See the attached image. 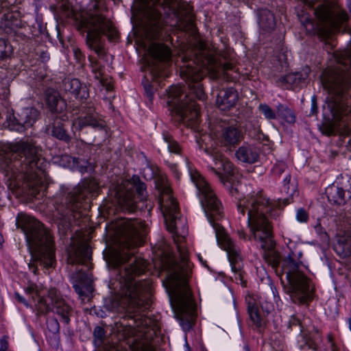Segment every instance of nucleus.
Returning a JSON list of instances; mask_svg holds the SVG:
<instances>
[{
  "label": "nucleus",
  "mask_w": 351,
  "mask_h": 351,
  "mask_svg": "<svg viewBox=\"0 0 351 351\" xmlns=\"http://www.w3.org/2000/svg\"><path fill=\"white\" fill-rule=\"evenodd\" d=\"M156 186L160 193L159 204L167 228L173 233L180 215L178 203L171 195V188L163 179L158 180ZM172 237L180 254V262L173 263L169 271V282L175 289L174 295L170 298V301L176 317L180 321L184 329H189L193 324L195 311L190 291L186 287L191 266L187 258L184 237L174 234Z\"/></svg>",
  "instance_id": "39448f33"
},
{
  "label": "nucleus",
  "mask_w": 351,
  "mask_h": 351,
  "mask_svg": "<svg viewBox=\"0 0 351 351\" xmlns=\"http://www.w3.org/2000/svg\"><path fill=\"white\" fill-rule=\"evenodd\" d=\"M190 176L191 180L202 195L201 204L210 223L215 230L218 244L227 252L232 270L237 273L241 269L239 264L241 261L240 256L223 228L215 222V221L219 220L222 217L221 202L217 199L208 183L198 172L191 171Z\"/></svg>",
  "instance_id": "0eeeda50"
},
{
  "label": "nucleus",
  "mask_w": 351,
  "mask_h": 351,
  "mask_svg": "<svg viewBox=\"0 0 351 351\" xmlns=\"http://www.w3.org/2000/svg\"><path fill=\"white\" fill-rule=\"evenodd\" d=\"M77 29L82 34L86 32V45L90 49L94 50L99 58H103L106 55L101 35L106 36L110 40L117 36V32L111 22L99 14L82 16L77 25Z\"/></svg>",
  "instance_id": "f8f14e48"
},
{
  "label": "nucleus",
  "mask_w": 351,
  "mask_h": 351,
  "mask_svg": "<svg viewBox=\"0 0 351 351\" xmlns=\"http://www.w3.org/2000/svg\"><path fill=\"white\" fill-rule=\"evenodd\" d=\"M306 113L308 116L316 115L317 113V96L313 95L311 99V102L306 106Z\"/></svg>",
  "instance_id": "e433bc0d"
},
{
  "label": "nucleus",
  "mask_w": 351,
  "mask_h": 351,
  "mask_svg": "<svg viewBox=\"0 0 351 351\" xmlns=\"http://www.w3.org/2000/svg\"><path fill=\"white\" fill-rule=\"evenodd\" d=\"M144 84V88L145 93L149 98L150 101H152L153 95L154 93V86L148 82V80H147V82L145 83H143Z\"/></svg>",
  "instance_id": "a19ab883"
},
{
  "label": "nucleus",
  "mask_w": 351,
  "mask_h": 351,
  "mask_svg": "<svg viewBox=\"0 0 351 351\" xmlns=\"http://www.w3.org/2000/svg\"><path fill=\"white\" fill-rule=\"evenodd\" d=\"M271 203L269 199H239L237 208L242 215L245 210L248 213V226L254 239L259 241L261 247L264 250L263 258L275 269L281 280L285 276L287 285L286 291L290 295L293 302L307 304L313 298L314 288L311 280L300 270L298 263L291 256L281 259L275 250L276 243L273 238L272 227L265 216L270 210Z\"/></svg>",
  "instance_id": "20e7f679"
},
{
  "label": "nucleus",
  "mask_w": 351,
  "mask_h": 351,
  "mask_svg": "<svg viewBox=\"0 0 351 351\" xmlns=\"http://www.w3.org/2000/svg\"><path fill=\"white\" fill-rule=\"evenodd\" d=\"M99 189L95 179H87L68 194L65 205H59L55 215L60 234L66 235L71 231L72 218L75 219L81 216V208L84 206V204H86L88 195L95 196Z\"/></svg>",
  "instance_id": "9b49d317"
},
{
  "label": "nucleus",
  "mask_w": 351,
  "mask_h": 351,
  "mask_svg": "<svg viewBox=\"0 0 351 351\" xmlns=\"http://www.w3.org/2000/svg\"><path fill=\"white\" fill-rule=\"evenodd\" d=\"M193 53V59L186 61L180 71L181 77L187 84L189 95L184 93L181 86H172L167 92V104L175 113L178 121L199 132V106L193 99L205 101L208 97L202 69L213 80L223 77L228 81L234 78L228 72H235V70L232 63L222 62L217 55L204 47L197 48Z\"/></svg>",
  "instance_id": "7ed1b4c3"
},
{
  "label": "nucleus",
  "mask_w": 351,
  "mask_h": 351,
  "mask_svg": "<svg viewBox=\"0 0 351 351\" xmlns=\"http://www.w3.org/2000/svg\"><path fill=\"white\" fill-rule=\"evenodd\" d=\"M316 228H318V227H316ZM322 227H319V230H317V232L321 231Z\"/></svg>",
  "instance_id": "e2e57ef3"
},
{
  "label": "nucleus",
  "mask_w": 351,
  "mask_h": 351,
  "mask_svg": "<svg viewBox=\"0 0 351 351\" xmlns=\"http://www.w3.org/2000/svg\"><path fill=\"white\" fill-rule=\"evenodd\" d=\"M235 156L239 160L252 164L258 160L259 154L256 148L251 145H243L237 150Z\"/></svg>",
  "instance_id": "bb28decb"
},
{
  "label": "nucleus",
  "mask_w": 351,
  "mask_h": 351,
  "mask_svg": "<svg viewBox=\"0 0 351 351\" xmlns=\"http://www.w3.org/2000/svg\"><path fill=\"white\" fill-rule=\"evenodd\" d=\"M258 23L260 28L267 32L274 29L276 25V18L274 12L267 8L257 10Z\"/></svg>",
  "instance_id": "b1692460"
},
{
  "label": "nucleus",
  "mask_w": 351,
  "mask_h": 351,
  "mask_svg": "<svg viewBox=\"0 0 351 351\" xmlns=\"http://www.w3.org/2000/svg\"><path fill=\"white\" fill-rule=\"evenodd\" d=\"M47 326L50 332L57 333L60 329L59 323L56 318H49L47 321Z\"/></svg>",
  "instance_id": "58836bf2"
},
{
  "label": "nucleus",
  "mask_w": 351,
  "mask_h": 351,
  "mask_svg": "<svg viewBox=\"0 0 351 351\" xmlns=\"http://www.w3.org/2000/svg\"><path fill=\"white\" fill-rule=\"evenodd\" d=\"M304 77L300 73H289L284 77H281L280 80L282 82L287 83L291 86V88H294L300 84Z\"/></svg>",
  "instance_id": "c756f323"
},
{
  "label": "nucleus",
  "mask_w": 351,
  "mask_h": 351,
  "mask_svg": "<svg viewBox=\"0 0 351 351\" xmlns=\"http://www.w3.org/2000/svg\"><path fill=\"white\" fill-rule=\"evenodd\" d=\"M304 3L308 8H313L314 6L315 2L314 1H308V0H303Z\"/></svg>",
  "instance_id": "8fccbe9b"
},
{
  "label": "nucleus",
  "mask_w": 351,
  "mask_h": 351,
  "mask_svg": "<svg viewBox=\"0 0 351 351\" xmlns=\"http://www.w3.org/2000/svg\"><path fill=\"white\" fill-rule=\"evenodd\" d=\"M13 14L8 13L3 15V17L0 21V27L8 32L9 29H12L14 27V23L12 21Z\"/></svg>",
  "instance_id": "72a5a7b5"
},
{
  "label": "nucleus",
  "mask_w": 351,
  "mask_h": 351,
  "mask_svg": "<svg viewBox=\"0 0 351 351\" xmlns=\"http://www.w3.org/2000/svg\"><path fill=\"white\" fill-rule=\"evenodd\" d=\"M326 194L328 200L337 205L344 204L351 197L350 191L334 185L326 189Z\"/></svg>",
  "instance_id": "a878e982"
},
{
  "label": "nucleus",
  "mask_w": 351,
  "mask_h": 351,
  "mask_svg": "<svg viewBox=\"0 0 351 351\" xmlns=\"http://www.w3.org/2000/svg\"><path fill=\"white\" fill-rule=\"evenodd\" d=\"M25 291L27 293L32 295V297L36 302L35 306L38 313L45 314L52 311L59 315L64 323L69 322L71 307L65 302L56 289L51 288L48 291V299L50 300V303H48L47 299L40 295L35 285H29Z\"/></svg>",
  "instance_id": "ddd939ff"
},
{
  "label": "nucleus",
  "mask_w": 351,
  "mask_h": 351,
  "mask_svg": "<svg viewBox=\"0 0 351 351\" xmlns=\"http://www.w3.org/2000/svg\"><path fill=\"white\" fill-rule=\"evenodd\" d=\"M205 152L212 155L215 160V167H210V170L219 176L221 182L231 183L233 181L232 178L227 177L226 180H225L220 171L222 169L226 174L230 176L234 170L232 164L217 151L213 150L210 153L208 149L206 147Z\"/></svg>",
  "instance_id": "412c9836"
},
{
  "label": "nucleus",
  "mask_w": 351,
  "mask_h": 351,
  "mask_svg": "<svg viewBox=\"0 0 351 351\" xmlns=\"http://www.w3.org/2000/svg\"><path fill=\"white\" fill-rule=\"evenodd\" d=\"M290 180H291V178H290V176L289 175H287L285 178H284V182H285V190H287V193L288 194H291V192H294L295 191V186H293V188L291 190V191H289V186H287V185L288 184H289L290 182Z\"/></svg>",
  "instance_id": "37998d69"
},
{
  "label": "nucleus",
  "mask_w": 351,
  "mask_h": 351,
  "mask_svg": "<svg viewBox=\"0 0 351 351\" xmlns=\"http://www.w3.org/2000/svg\"><path fill=\"white\" fill-rule=\"evenodd\" d=\"M334 76L328 75L324 80V88L327 91L326 106H324V120L319 126L321 132L326 136L339 134L343 136V143L351 151V129L348 128V117L351 108L348 104V91L351 89V80H347L343 86L335 87Z\"/></svg>",
  "instance_id": "423d86ee"
},
{
  "label": "nucleus",
  "mask_w": 351,
  "mask_h": 351,
  "mask_svg": "<svg viewBox=\"0 0 351 351\" xmlns=\"http://www.w3.org/2000/svg\"><path fill=\"white\" fill-rule=\"evenodd\" d=\"M13 52V48L10 43L5 39H0V58H10Z\"/></svg>",
  "instance_id": "473e14b6"
},
{
  "label": "nucleus",
  "mask_w": 351,
  "mask_h": 351,
  "mask_svg": "<svg viewBox=\"0 0 351 351\" xmlns=\"http://www.w3.org/2000/svg\"><path fill=\"white\" fill-rule=\"evenodd\" d=\"M8 149L12 155H16V158H23L20 163L24 179L22 192L28 196L39 198L40 193L41 195L44 194L45 186L42 180L43 159L40 157L38 147L32 140L27 139L10 143Z\"/></svg>",
  "instance_id": "6e6552de"
},
{
  "label": "nucleus",
  "mask_w": 351,
  "mask_h": 351,
  "mask_svg": "<svg viewBox=\"0 0 351 351\" xmlns=\"http://www.w3.org/2000/svg\"><path fill=\"white\" fill-rule=\"evenodd\" d=\"M248 313L251 320L257 326L261 327L264 323V320L260 314L258 308L255 303H248Z\"/></svg>",
  "instance_id": "c85d7f7f"
},
{
  "label": "nucleus",
  "mask_w": 351,
  "mask_h": 351,
  "mask_svg": "<svg viewBox=\"0 0 351 351\" xmlns=\"http://www.w3.org/2000/svg\"><path fill=\"white\" fill-rule=\"evenodd\" d=\"M7 0H0V4H3L5 3Z\"/></svg>",
  "instance_id": "680f3d73"
},
{
  "label": "nucleus",
  "mask_w": 351,
  "mask_h": 351,
  "mask_svg": "<svg viewBox=\"0 0 351 351\" xmlns=\"http://www.w3.org/2000/svg\"><path fill=\"white\" fill-rule=\"evenodd\" d=\"M316 228H318V227H316ZM322 227H319V230H317V232L321 231Z\"/></svg>",
  "instance_id": "69168bd1"
},
{
  "label": "nucleus",
  "mask_w": 351,
  "mask_h": 351,
  "mask_svg": "<svg viewBox=\"0 0 351 351\" xmlns=\"http://www.w3.org/2000/svg\"><path fill=\"white\" fill-rule=\"evenodd\" d=\"M257 139H258V140H259V141H263V142L265 140L266 141H268V137H267V136H265L264 135V134H263V133H259V134H258V135H257Z\"/></svg>",
  "instance_id": "09e8293b"
},
{
  "label": "nucleus",
  "mask_w": 351,
  "mask_h": 351,
  "mask_svg": "<svg viewBox=\"0 0 351 351\" xmlns=\"http://www.w3.org/2000/svg\"><path fill=\"white\" fill-rule=\"evenodd\" d=\"M163 138L165 141L167 143L169 150L172 153L178 154L180 150V146L172 139V137L169 134H164Z\"/></svg>",
  "instance_id": "f704fd0d"
},
{
  "label": "nucleus",
  "mask_w": 351,
  "mask_h": 351,
  "mask_svg": "<svg viewBox=\"0 0 351 351\" xmlns=\"http://www.w3.org/2000/svg\"><path fill=\"white\" fill-rule=\"evenodd\" d=\"M348 322H349V327H350V329L351 330V319H348Z\"/></svg>",
  "instance_id": "052dcab7"
},
{
  "label": "nucleus",
  "mask_w": 351,
  "mask_h": 351,
  "mask_svg": "<svg viewBox=\"0 0 351 351\" xmlns=\"http://www.w3.org/2000/svg\"><path fill=\"white\" fill-rule=\"evenodd\" d=\"M75 56L77 57V58H78V56L79 54H80V51L79 50H75Z\"/></svg>",
  "instance_id": "4d7b16f0"
},
{
  "label": "nucleus",
  "mask_w": 351,
  "mask_h": 351,
  "mask_svg": "<svg viewBox=\"0 0 351 351\" xmlns=\"http://www.w3.org/2000/svg\"><path fill=\"white\" fill-rule=\"evenodd\" d=\"M145 225L137 220L121 219L116 226L118 243L117 248H110L104 254L107 263L112 267L125 265L119 271V293L110 295L104 299V307L112 312H124L125 319H128L130 327H139L145 320L141 314L151 305V285L147 280H135L143 274L147 263L144 259L134 256L130 252L139 245L145 237Z\"/></svg>",
  "instance_id": "f257e3e1"
},
{
  "label": "nucleus",
  "mask_w": 351,
  "mask_h": 351,
  "mask_svg": "<svg viewBox=\"0 0 351 351\" xmlns=\"http://www.w3.org/2000/svg\"><path fill=\"white\" fill-rule=\"evenodd\" d=\"M77 271L73 275L76 283L73 287L76 293L82 298V300L87 298L89 300L93 291V280L88 274L83 271L82 269L76 268Z\"/></svg>",
  "instance_id": "6ab92c4d"
},
{
  "label": "nucleus",
  "mask_w": 351,
  "mask_h": 351,
  "mask_svg": "<svg viewBox=\"0 0 351 351\" xmlns=\"http://www.w3.org/2000/svg\"><path fill=\"white\" fill-rule=\"evenodd\" d=\"M27 239L29 250L32 255V262L29 263L36 274L38 263L45 268L52 267L55 263L53 240L43 224L37 219L26 216L18 222Z\"/></svg>",
  "instance_id": "1a4fd4ad"
},
{
  "label": "nucleus",
  "mask_w": 351,
  "mask_h": 351,
  "mask_svg": "<svg viewBox=\"0 0 351 351\" xmlns=\"http://www.w3.org/2000/svg\"><path fill=\"white\" fill-rule=\"evenodd\" d=\"M241 132L235 126L224 124L217 136L219 143L229 151L234 148L242 139Z\"/></svg>",
  "instance_id": "a211bd4d"
},
{
  "label": "nucleus",
  "mask_w": 351,
  "mask_h": 351,
  "mask_svg": "<svg viewBox=\"0 0 351 351\" xmlns=\"http://www.w3.org/2000/svg\"><path fill=\"white\" fill-rule=\"evenodd\" d=\"M94 333L96 337L101 338L104 335V331L101 327H97L95 330Z\"/></svg>",
  "instance_id": "49530a36"
},
{
  "label": "nucleus",
  "mask_w": 351,
  "mask_h": 351,
  "mask_svg": "<svg viewBox=\"0 0 351 351\" xmlns=\"http://www.w3.org/2000/svg\"><path fill=\"white\" fill-rule=\"evenodd\" d=\"M297 219L301 222H306L308 219L307 213L302 208H300L297 212Z\"/></svg>",
  "instance_id": "79ce46f5"
},
{
  "label": "nucleus",
  "mask_w": 351,
  "mask_h": 351,
  "mask_svg": "<svg viewBox=\"0 0 351 351\" xmlns=\"http://www.w3.org/2000/svg\"><path fill=\"white\" fill-rule=\"evenodd\" d=\"M47 104L50 110L56 113L62 112L66 108L65 101L55 92L47 94Z\"/></svg>",
  "instance_id": "cd10ccee"
},
{
  "label": "nucleus",
  "mask_w": 351,
  "mask_h": 351,
  "mask_svg": "<svg viewBox=\"0 0 351 351\" xmlns=\"http://www.w3.org/2000/svg\"><path fill=\"white\" fill-rule=\"evenodd\" d=\"M258 110L267 119L271 120L276 118V112L267 104H260Z\"/></svg>",
  "instance_id": "c9c22d12"
},
{
  "label": "nucleus",
  "mask_w": 351,
  "mask_h": 351,
  "mask_svg": "<svg viewBox=\"0 0 351 351\" xmlns=\"http://www.w3.org/2000/svg\"><path fill=\"white\" fill-rule=\"evenodd\" d=\"M161 10L165 14L172 12L176 15L178 29L193 33L195 29L190 8L178 0H135L132 7V20L138 26L136 34L140 45L150 56L146 62L152 80L167 77V65L171 57L167 46L155 42L159 38L162 27Z\"/></svg>",
  "instance_id": "f03ea898"
},
{
  "label": "nucleus",
  "mask_w": 351,
  "mask_h": 351,
  "mask_svg": "<svg viewBox=\"0 0 351 351\" xmlns=\"http://www.w3.org/2000/svg\"><path fill=\"white\" fill-rule=\"evenodd\" d=\"M238 98V93L234 88L223 89L217 95L216 104L221 110H228L235 106Z\"/></svg>",
  "instance_id": "5701e85b"
},
{
  "label": "nucleus",
  "mask_w": 351,
  "mask_h": 351,
  "mask_svg": "<svg viewBox=\"0 0 351 351\" xmlns=\"http://www.w3.org/2000/svg\"><path fill=\"white\" fill-rule=\"evenodd\" d=\"M328 339L329 341H330V342L332 341V337L331 335H328Z\"/></svg>",
  "instance_id": "13d9d810"
},
{
  "label": "nucleus",
  "mask_w": 351,
  "mask_h": 351,
  "mask_svg": "<svg viewBox=\"0 0 351 351\" xmlns=\"http://www.w3.org/2000/svg\"><path fill=\"white\" fill-rule=\"evenodd\" d=\"M114 196L122 210L134 212L137 208V199H146L145 184L138 176H133L115 187Z\"/></svg>",
  "instance_id": "4468645a"
},
{
  "label": "nucleus",
  "mask_w": 351,
  "mask_h": 351,
  "mask_svg": "<svg viewBox=\"0 0 351 351\" xmlns=\"http://www.w3.org/2000/svg\"><path fill=\"white\" fill-rule=\"evenodd\" d=\"M278 115L289 123H293L295 121V114L286 106L280 105L278 107Z\"/></svg>",
  "instance_id": "2f4dec72"
},
{
  "label": "nucleus",
  "mask_w": 351,
  "mask_h": 351,
  "mask_svg": "<svg viewBox=\"0 0 351 351\" xmlns=\"http://www.w3.org/2000/svg\"><path fill=\"white\" fill-rule=\"evenodd\" d=\"M88 166L87 160L77 158V162H76L75 167L74 169L84 173L88 171Z\"/></svg>",
  "instance_id": "ea45409f"
},
{
  "label": "nucleus",
  "mask_w": 351,
  "mask_h": 351,
  "mask_svg": "<svg viewBox=\"0 0 351 351\" xmlns=\"http://www.w3.org/2000/svg\"><path fill=\"white\" fill-rule=\"evenodd\" d=\"M313 14L315 21L304 10H302L298 16L307 31L316 33L324 42L326 50L332 49L335 46L333 36L335 32L340 31L341 25L348 21V14L345 11L334 10L324 4L314 8Z\"/></svg>",
  "instance_id": "9d476101"
},
{
  "label": "nucleus",
  "mask_w": 351,
  "mask_h": 351,
  "mask_svg": "<svg viewBox=\"0 0 351 351\" xmlns=\"http://www.w3.org/2000/svg\"><path fill=\"white\" fill-rule=\"evenodd\" d=\"M17 116L10 121L8 127L12 130L21 132L33 125L39 116V112L36 108H27L21 110Z\"/></svg>",
  "instance_id": "f3484780"
},
{
  "label": "nucleus",
  "mask_w": 351,
  "mask_h": 351,
  "mask_svg": "<svg viewBox=\"0 0 351 351\" xmlns=\"http://www.w3.org/2000/svg\"><path fill=\"white\" fill-rule=\"evenodd\" d=\"M71 12H74L72 5H71Z\"/></svg>",
  "instance_id": "774afa93"
},
{
  "label": "nucleus",
  "mask_w": 351,
  "mask_h": 351,
  "mask_svg": "<svg viewBox=\"0 0 351 351\" xmlns=\"http://www.w3.org/2000/svg\"><path fill=\"white\" fill-rule=\"evenodd\" d=\"M245 351H249V348H248V347H247V346H245Z\"/></svg>",
  "instance_id": "338daca9"
},
{
  "label": "nucleus",
  "mask_w": 351,
  "mask_h": 351,
  "mask_svg": "<svg viewBox=\"0 0 351 351\" xmlns=\"http://www.w3.org/2000/svg\"><path fill=\"white\" fill-rule=\"evenodd\" d=\"M262 351H276L270 343H265L263 345Z\"/></svg>",
  "instance_id": "de8ad7c7"
},
{
  "label": "nucleus",
  "mask_w": 351,
  "mask_h": 351,
  "mask_svg": "<svg viewBox=\"0 0 351 351\" xmlns=\"http://www.w3.org/2000/svg\"><path fill=\"white\" fill-rule=\"evenodd\" d=\"M238 233H239V237H240L241 238L244 239H245V233L243 232V231H242V230H241V231H239V232H238Z\"/></svg>",
  "instance_id": "6e6d98bb"
},
{
  "label": "nucleus",
  "mask_w": 351,
  "mask_h": 351,
  "mask_svg": "<svg viewBox=\"0 0 351 351\" xmlns=\"http://www.w3.org/2000/svg\"><path fill=\"white\" fill-rule=\"evenodd\" d=\"M293 326L299 328L300 331L302 333V335L306 341V346H308L309 348L315 350L316 348H315V343L304 333V330H303L304 327L302 325L300 320L295 317H293L292 319L289 322V327L291 329H293Z\"/></svg>",
  "instance_id": "7c9ffc66"
},
{
  "label": "nucleus",
  "mask_w": 351,
  "mask_h": 351,
  "mask_svg": "<svg viewBox=\"0 0 351 351\" xmlns=\"http://www.w3.org/2000/svg\"><path fill=\"white\" fill-rule=\"evenodd\" d=\"M316 228H318V227H316ZM322 227H319V230H317V232L321 231Z\"/></svg>",
  "instance_id": "0e129e2a"
},
{
  "label": "nucleus",
  "mask_w": 351,
  "mask_h": 351,
  "mask_svg": "<svg viewBox=\"0 0 351 351\" xmlns=\"http://www.w3.org/2000/svg\"><path fill=\"white\" fill-rule=\"evenodd\" d=\"M285 168H286L285 165L283 164V163H280V164H278V165H277L276 166L274 170H275L276 173H283L285 171Z\"/></svg>",
  "instance_id": "a18cd8bd"
},
{
  "label": "nucleus",
  "mask_w": 351,
  "mask_h": 351,
  "mask_svg": "<svg viewBox=\"0 0 351 351\" xmlns=\"http://www.w3.org/2000/svg\"><path fill=\"white\" fill-rule=\"evenodd\" d=\"M61 90L68 96L73 97L80 100L86 99L89 96L88 88L85 84L75 78H65L60 86Z\"/></svg>",
  "instance_id": "aec40b11"
},
{
  "label": "nucleus",
  "mask_w": 351,
  "mask_h": 351,
  "mask_svg": "<svg viewBox=\"0 0 351 351\" xmlns=\"http://www.w3.org/2000/svg\"><path fill=\"white\" fill-rule=\"evenodd\" d=\"M335 250L341 258L351 256V233L338 235Z\"/></svg>",
  "instance_id": "393cba45"
},
{
  "label": "nucleus",
  "mask_w": 351,
  "mask_h": 351,
  "mask_svg": "<svg viewBox=\"0 0 351 351\" xmlns=\"http://www.w3.org/2000/svg\"><path fill=\"white\" fill-rule=\"evenodd\" d=\"M16 163H19V161H15L14 162V164L10 163V165H8V169L7 171H8L9 169H12V167H16V166H17Z\"/></svg>",
  "instance_id": "5fc2aeb1"
},
{
  "label": "nucleus",
  "mask_w": 351,
  "mask_h": 351,
  "mask_svg": "<svg viewBox=\"0 0 351 351\" xmlns=\"http://www.w3.org/2000/svg\"><path fill=\"white\" fill-rule=\"evenodd\" d=\"M77 158L71 157L69 155L62 156L60 159V163L64 167L74 169L75 167Z\"/></svg>",
  "instance_id": "4c0bfd02"
},
{
  "label": "nucleus",
  "mask_w": 351,
  "mask_h": 351,
  "mask_svg": "<svg viewBox=\"0 0 351 351\" xmlns=\"http://www.w3.org/2000/svg\"><path fill=\"white\" fill-rule=\"evenodd\" d=\"M66 120H67V117L65 115L56 116L53 119V122L47 127V133L65 143H69L71 137L66 133L64 129V122Z\"/></svg>",
  "instance_id": "4be33fe9"
},
{
  "label": "nucleus",
  "mask_w": 351,
  "mask_h": 351,
  "mask_svg": "<svg viewBox=\"0 0 351 351\" xmlns=\"http://www.w3.org/2000/svg\"><path fill=\"white\" fill-rule=\"evenodd\" d=\"M230 193H232V195H234V194L236 193H238L239 192V189L237 186H234L233 185L231 186L230 189Z\"/></svg>",
  "instance_id": "603ef678"
},
{
  "label": "nucleus",
  "mask_w": 351,
  "mask_h": 351,
  "mask_svg": "<svg viewBox=\"0 0 351 351\" xmlns=\"http://www.w3.org/2000/svg\"><path fill=\"white\" fill-rule=\"evenodd\" d=\"M75 110L73 109V111ZM76 110L78 112H75V114H79L76 121H73V124L75 128L82 130L84 127L91 126L96 128H104L105 121L101 119L99 114L95 112V108L90 104L82 105L80 109Z\"/></svg>",
  "instance_id": "dca6fc26"
},
{
  "label": "nucleus",
  "mask_w": 351,
  "mask_h": 351,
  "mask_svg": "<svg viewBox=\"0 0 351 351\" xmlns=\"http://www.w3.org/2000/svg\"><path fill=\"white\" fill-rule=\"evenodd\" d=\"M15 298L19 302L27 304L23 297H21L18 293H15Z\"/></svg>",
  "instance_id": "3c124183"
},
{
  "label": "nucleus",
  "mask_w": 351,
  "mask_h": 351,
  "mask_svg": "<svg viewBox=\"0 0 351 351\" xmlns=\"http://www.w3.org/2000/svg\"><path fill=\"white\" fill-rule=\"evenodd\" d=\"M282 201H283L284 205H287L291 203V202L292 201V199L290 197H287V198L283 199Z\"/></svg>",
  "instance_id": "864d4df0"
},
{
  "label": "nucleus",
  "mask_w": 351,
  "mask_h": 351,
  "mask_svg": "<svg viewBox=\"0 0 351 351\" xmlns=\"http://www.w3.org/2000/svg\"><path fill=\"white\" fill-rule=\"evenodd\" d=\"M100 77H101V73H100V72H99V74H98V75H97V74H96L95 77H96V78H97V79H99V78H100Z\"/></svg>",
  "instance_id": "bf43d9fd"
},
{
  "label": "nucleus",
  "mask_w": 351,
  "mask_h": 351,
  "mask_svg": "<svg viewBox=\"0 0 351 351\" xmlns=\"http://www.w3.org/2000/svg\"><path fill=\"white\" fill-rule=\"evenodd\" d=\"M210 138L209 136L206 134H202L199 137H196L197 143L199 144V148L203 149L202 143L207 139Z\"/></svg>",
  "instance_id": "c03bdc74"
},
{
  "label": "nucleus",
  "mask_w": 351,
  "mask_h": 351,
  "mask_svg": "<svg viewBox=\"0 0 351 351\" xmlns=\"http://www.w3.org/2000/svg\"><path fill=\"white\" fill-rule=\"evenodd\" d=\"M71 250L68 252L67 261L71 265H83L89 268L88 263L91 259V250L81 234L77 237H71Z\"/></svg>",
  "instance_id": "2eb2a0df"
}]
</instances>
